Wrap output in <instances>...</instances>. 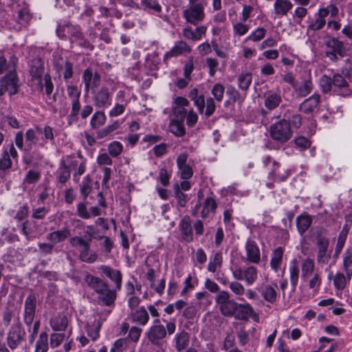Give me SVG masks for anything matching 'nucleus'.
Here are the masks:
<instances>
[{"instance_id":"47","label":"nucleus","mask_w":352,"mask_h":352,"mask_svg":"<svg viewBox=\"0 0 352 352\" xmlns=\"http://www.w3.org/2000/svg\"><path fill=\"white\" fill-rule=\"evenodd\" d=\"M290 283L294 289H296L299 278V268L297 260L293 259L289 267Z\"/></svg>"},{"instance_id":"20","label":"nucleus","mask_w":352,"mask_h":352,"mask_svg":"<svg viewBox=\"0 0 352 352\" xmlns=\"http://www.w3.org/2000/svg\"><path fill=\"white\" fill-rule=\"evenodd\" d=\"M312 89L313 83L309 75L302 77L300 83L297 82L296 85H294L296 94L300 97H306L311 92Z\"/></svg>"},{"instance_id":"41","label":"nucleus","mask_w":352,"mask_h":352,"mask_svg":"<svg viewBox=\"0 0 352 352\" xmlns=\"http://www.w3.org/2000/svg\"><path fill=\"white\" fill-rule=\"evenodd\" d=\"M312 219L309 215H300L296 219V226L299 233L302 235L310 227Z\"/></svg>"},{"instance_id":"27","label":"nucleus","mask_w":352,"mask_h":352,"mask_svg":"<svg viewBox=\"0 0 352 352\" xmlns=\"http://www.w3.org/2000/svg\"><path fill=\"white\" fill-rule=\"evenodd\" d=\"M89 241H86L85 243L80 248V258L82 261L87 263H94L97 258L98 255L96 252H90Z\"/></svg>"},{"instance_id":"25","label":"nucleus","mask_w":352,"mask_h":352,"mask_svg":"<svg viewBox=\"0 0 352 352\" xmlns=\"http://www.w3.org/2000/svg\"><path fill=\"white\" fill-rule=\"evenodd\" d=\"M44 67L43 63L39 58H36L32 61V65H31L30 69V75L32 79L38 80H39V87L41 91L43 89V85H42L41 77L43 74Z\"/></svg>"},{"instance_id":"13","label":"nucleus","mask_w":352,"mask_h":352,"mask_svg":"<svg viewBox=\"0 0 352 352\" xmlns=\"http://www.w3.org/2000/svg\"><path fill=\"white\" fill-rule=\"evenodd\" d=\"M188 105L189 102L186 98L182 96L175 98L172 109L174 116L173 119L184 121L188 113L185 107Z\"/></svg>"},{"instance_id":"11","label":"nucleus","mask_w":352,"mask_h":352,"mask_svg":"<svg viewBox=\"0 0 352 352\" xmlns=\"http://www.w3.org/2000/svg\"><path fill=\"white\" fill-rule=\"evenodd\" d=\"M118 291L116 289H110L109 284H107L101 291L96 293L98 304L107 307L114 306Z\"/></svg>"},{"instance_id":"60","label":"nucleus","mask_w":352,"mask_h":352,"mask_svg":"<svg viewBox=\"0 0 352 352\" xmlns=\"http://www.w3.org/2000/svg\"><path fill=\"white\" fill-rule=\"evenodd\" d=\"M91 182V181L89 176L87 175L82 182V184H80V193L83 197L84 199L87 198L88 195L91 192L92 190Z\"/></svg>"},{"instance_id":"28","label":"nucleus","mask_w":352,"mask_h":352,"mask_svg":"<svg viewBox=\"0 0 352 352\" xmlns=\"http://www.w3.org/2000/svg\"><path fill=\"white\" fill-rule=\"evenodd\" d=\"M320 95L314 94L304 100L300 105V110L306 114H309L317 107L320 102Z\"/></svg>"},{"instance_id":"17","label":"nucleus","mask_w":352,"mask_h":352,"mask_svg":"<svg viewBox=\"0 0 352 352\" xmlns=\"http://www.w3.org/2000/svg\"><path fill=\"white\" fill-rule=\"evenodd\" d=\"M178 228L182 240L188 243L193 241V231L189 216L186 215L181 219Z\"/></svg>"},{"instance_id":"36","label":"nucleus","mask_w":352,"mask_h":352,"mask_svg":"<svg viewBox=\"0 0 352 352\" xmlns=\"http://www.w3.org/2000/svg\"><path fill=\"white\" fill-rule=\"evenodd\" d=\"M293 4L289 0H276L274 4L276 14L285 16L292 8Z\"/></svg>"},{"instance_id":"15","label":"nucleus","mask_w":352,"mask_h":352,"mask_svg":"<svg viewBox=\"0 0 352 352\" xmlns=\"http://www.w3.org/2000/svg\"><path fill=\"white\" fill-rule=\"evenodd\" d=\"M192 48L186 42L179 40L175 43L172 48L168 51L164 56V60L166 61L172 57L179 56L186 53H190Z\"/></svg>"},{"instance_id":"5","label":"nucleus","mask_w":352,"mask_h":352,"mask_svg":"<svg viewBox=\"0 0 352 352\" xmlns=\"http://www.w3.org/2000/svg\"><path fill=\"white\" fill-rule=\"evenodd\" d=\"M38 142V137L33 129H28L25 136L22 131H18L14 137V142L17 148L24 152L31 151Z\"/></svg>"},{"instance_id":"42","label":"nucleus","mask_w":352,"mask_h":352,"mask_svg":"<svg viewBox=\"0 0 352 352\" xmlns=\"http://www.w3.org/2000/svg\"><path fill=\"white\" fill-rule=\"evenodd\" d=\"M283 256V250L281 247L276 248L272 254V256L270 260V267L275 272H277L280 267Z\"/></svg>"},{"instance_id":"33","label":"nucleus","mask_w":352,"mask_h":352,"mask_svg":"<svg viewBox=\"0 0 352 352\" xmlns=\"http://www.w3.org/2000/svg\"><path fill=\"white\" fill-rule=\"evenodd\" d=\"M175 348L178 351H182L187 348L190 342V336L184 330L175 336Z\"/></svg>"},{"instance_id":"44","label":"nucleus","mask_w":352,"mask_h":352,"mask_svg":"<svg viewBox=\"0 0 352 352\" xmlns=\"http://www.w3.org/2000/svg\"><path fill=\"white\" fill-rule=\"evenodd\" d=\"M107 120L104 113L102 111H97L92 116L90 120V126L92 129H96L103 126Z\"/></svg>"},{"instance_id":"54","label":"nucleus","mask_w":352,"mask_h":352,"mask_svg":"<svg viewBox=\"0 0 352 352\" xmlns=\"http://www.w3.org/2000/svg\"><path fill=\"white\" fill-rule=\"evenodd\" d=\"M21 232L25 236L28 241H30L35 237V232L32 227V223L29 220H25L21 227Z\"/></svg>"},{"instance_id":"6","label":"nucleus","mask_w":352,"mask_h":352,"mask_svg":"<svg viewBox=\"0 0 352 352\" xmlns=\"http://www.w3.org/2000/svg\"><path fill=\"white\" fill-rule=\"evenodd\" d=\"M206 4V1L189 4L188 8L183 11V16L186 21L195 25L202 21L205 18L204 8Z\"/></svg>"},{"instance_id":"3","label":"nucleus","mask_w":352,"mask_h":352,"mask_svg":"<svg viewBox=\"0 0 352 352\" xmlns=\"http://www.w3.org/2000/svg\"><path fill=\"white\" fill-rule=\"evenodd\" d=\"M214 301L220 313L223 316L232 317L236 314L238 303L233 299H230V295L227 291L221 290L215 296Z\"/></svg>"},{"instance_id":"23","label":"nucleus","mask_w":352,"mask_h":352,"mask_svg":"<svg viewBox=\"0 0 352 352\" xmlns=\"http://www.w3.org/2000/svg\"><path fill=\"white\" fill-rule=\"evenodd\" d=\"M70 236V230L67 228H63L61 230H58L47 234L45 239L55 246L56 244L64 241Z\"/></svg>"},{"instance_id":"32","label":"nucleus","mask_w":352,"mask_h":352,"mask_svg":"<svg viewBox=\"0 0 352 352\" xmlns=\"http://www.w3.org/2000/svg\"><path fill=\"white\" fill-rule=\"evenodd\" d=\"M50 327L55 331H63L68 324V320L66 316L58 315L50 321Z\"/></svg>"},{"instance_id":"61","label":"nucleus","mask_w":352,"mask_h":352,"mask_svg":"<svg viewBox=\"0 0 352 352\" xmlns=\"http://www.w3.org/2000/svg\"><path fill=\"white\" fill-rule=\"evenodd\" d=\"M16 316H15L14 311L9 308H6L1 314V320L4 326L8 327L10 324L12 319L15 320Z\"/></svg>"},{"instance_id":"63","label":"nucleus","mask_w":352,"mask_h":352,"mask_svg":"<svg viewBox=\"0 0 352 352\" xmlns=\"http://www.w3.org/2000/svg\"><path fill=\"white\" fill-rule=\"evenodd\" d=\"M30 18L31 16L28 9L23 8L19 10L17 14V21L21 25H26Z\"/></svg>"},{"instance_id":"7","label":"nucleus","mask_w":352,"mask_h":352,"mask_svg":"<svg viewBox=\"0 0 352 352\" xmlns=\"http://www.w3.org/2000/svg\"><path fill=\"white\" fill-rule=\"evenodd\" d=\"M67 93L71 100L72 109L69 115V124L76 122L79 118V111L81 107L80 103V91L76 85H67Z\"/></svg>"},{"instance_id":"14","label":"nucleus","mask_w":352,"mask_h":352,"mask_svg":"<svg viewBox=\"0 0 352 352\" xmlns=\"http://www.w3.org/2000/svg\"><path fill=\"white\" fill-rule=\"evenodd\" d=\"M188 158V155L187 153H181L177 157V166L182 179H188L193 175L192 167L187 164Z\"/></svg>"},{"instance_id":"57","label":"nucleus","mask_w":352,"mask_h":352,"mask_svg":"<svg viewBox=\"0 0 352 352\" xmlns=\"http://www.w3.org/2000/svg\"><path fill=\"white\" fill-rule=\"evenodd\" d=\"M249 31V26L242 21L233 25V33L235 36H241Z\"/></svg>"},{"instance_id":"22","label":"nucleus","mask_w":352,"mask_h":352,"mask_svg":"<svg viewBox=\"0 0 352 352\" xmlns=\"http://www.w3.org/2000/svg\"><path fill=\"white\" fill-rule=\"evenodd\" d=\"M85 284L92 289L96 294L101 291L102 288L108 284L100 277L94 276L91 274L86 273L84 277Z\"/></svg>"},{"instance_id":"50","label":"nucleus","mask_w":352,"mask_h":352,"mask_svg":"<svg viewBox=\"0 0 352 352\" xmlns=\"http://www.w3.org/2000/svg\"><path fill=\"white\" fill-rule=\"evenodd\" d=\"M12 167V161L8 154V150L4 149L0 157V172H6Z\"/></svg>"},{"instance_id":"53","label":"nucleus","mask_w":352,"mask_h":352,"mask_svg":"<svg viewBox=\"0 0 352 352\" xmlns=\"http://www.w3.org/2000/svg\"><path fill=\"white\" fill-rule=\"evenodd\" d=\"M107 150L111 157H117L122 153L123 146L120 142L113 141L109 144Z\"/></svg>"},{"instance_id":"35","label":"nucleus","mask_w":352,"mask_h":352,"mask_svg":"<svg viewBox=\"0 0 352 352\" xmlns=\"http://www.w3.org/2000/svg\"><path fill=\"white\" fill-rule=\"evenodd\" d=\"M282 101L280 93H269L265 96V107L269 110L278 107Z\"/></svg>"},{"instance_id":"8","label":"nucleus","mask_w":352,"mask_h":352,"mask_svg":"<svg viewBox=\"0 0 352 352\" xmlns=\"http://www.w3.org/2000/svg\"><path fill=\"white\" fill-rule=\"evenodd\" d=\"M317 256L319 265H327L331 258L332 250L329 249V239L326 236H318L316 239Z\"/></svg>"},{"instance_id":"52","label":"nucleus","mask_w":352,"mask_h":352,"mask_svg":"<svg viewBox=\"0 0 352 352\" xmlns=\"http://www.w3.org/2000/svg\"><path fill=\"white\" fill-rule=\"evenodd\" d=\"M223 258L221 252L214 254L212 260L208 265V270L210 272H215L222 265Z\"/></svg>"},{"instance_id":"24","label":"nucleus","mask_w":352,"mask_h":352,"mask_svg":"<svg viewBox=\"0 0 352 352\" xmlns=\"http://www.w3.org/2000/svg\"><path fill=\"white\" fill-rule=\"evenodd\" d=\"M277 285H265L258 289V292L261 294L263 299L271 304H274L277 299Z\"/></svg>"},{"instance_id":"21","label":"nucleus","mask_w":352,"mask_h":352,"mask_svg":"<svg viewBox=\"0 0 352 352\" xmlns=\"http://www.w3.org/2000/svg\"><path fill=\"white\" fill-rule=\"evenodd\" d=\"M246 259L252 263H258L261 261L260 250L256 242L248 239L245 243Z\"/></svg>"},{"instance_id":"12","label":"nucleus","mask_w":352,"mask_h":352,"mask_svg":"<svg viewBox=\"0 0 352 352\" xmlns=\"http://www.w3.org/2000/svg\"><path fill=\"white\" fill-rule=\"evenodd\" d=\"M36 307V297L35 294H31L27 296L25 300L24 307V322L26 325L30 326L33 322Z\"/></svg>"},{"instance_id":"34","label":"nucleus","mask_w":352,"mask_h":352,"mask_svg":"<svg viewBox=\"0 0 352 352\" xmlns=\"http://www.w3.org/2000/svg\"><path fill=\"white\" fill-rule=\"evenodd\" d=\"M130 317L133 322H138L141 325H145L149 320L148 314L144 307H141L135 311L132 312Z\"/></svg>"},{"instance_id":"49","label":"nucleus","mask_w":352,"mask_h":352,"mask_svg":"<svg viewBox=\"0 0 352 352\" xmlns=\"http://www.w3.org/2000/svg\"><path fill=\"white\" fill-rule=\"evenodd\" d=\"M258 278V270L254 266L245 269L244 280L247 285H252Z\"/></svg>"},{"instance_id":"2","label":"nucleus","mask_w":352,"mask_h":352,"mask_svg":"<svg viewBox=\"0 0 352 352\" xmlns=\"http://www.w3.org/2000/svg\"><path fill=\"white\" fill-rule=\"evenodd\" d=\"M25 331L20 321L19 314H17L14 324L10 327L6 337L8 347L11 350L16 349L25 340Z\"/></svg>"},{"instance_id":"10","label":"nucleus","mask_w":352,"mask_h":352,"mask_svg":"<svg viewBox=\"0 0 352 352\" xmlns=\"http://www.w3.org/2000/svg\"><path fill=\"white\" fill-rule=\"evenodd\" d=\"M82 78L86 92H89V89L94 90L100 84V75L97 72H94L90 67L84 70Z\"/></svg>"},{"instance_id":"64","label":"nucleus","mask_w":352,"mask_h":352,"mask_svg":"<svg viewBox=\"0 0 352 352\" xmlns=\"http://www.w3.org/2000/svg\"><path fill=\"white\" fill-rule=\"evenodd\" d=\"M225 88L224 87L220 84L217 83L214 85L211 90V93L213 95L215 100L218 102H220L222 100L223 98Z\"/></svg>"},{"instance_id":"29","label":"nucleus","mask_w":352,"mask_h":352,"mask_svg":"<svg viewBox=\"0 0 352 352\" xmlns=\"http://www.w3.org/2000/svg\"><path fill=\"white\" fill-rule=\"evenodd\" d=\"M17 63L18 58L16 56H10L8 62L5 56L0 53V74L5 72L8 73L13 70H16Z\"/></svg>"},{"instance_id":"37","label":"nucleus","mask_w":352,"mask_h":352,"mask_svg":"<svg viewBox=\"0 0 352 352\" xmlns=\"http://www.w3.org/2000/svg\"><path fill=\"white\" fill-rule=\"evenodd\" d=\"M56 69L59 74H63V78L65 80H67L72 78L73 76V64L69 60H66L62 64H56Z\"/></svg>"},{"instance_id":"43","label":"nucleus","mask_w":352,"mask_h":352,"mask_svg":"<svg viewBox=\"0 0 352 352\" xmlns=\"http://www.w3.org/2000/svg\"><path fill=\"white\" fill-rule=\"evenodd\" d=\"M120 126V122L118 120L114 121L112 124L107 125L96 133L97 139H102L111 135Z\"/></svg>"},{"instance_id":"4","label":"nucleus","mask_w":352,"mask_h":352,"mask_svg":"<svg viewBox=\"0 0 352 352\" xmlns=\"http://www.w3.org/2000/svg\"><path fill=\"white\" fill-rule=\"evenodd\" d=\"M271 138L278 142H287L292 136L290 123L285 118L272 124L270 129Z\"/></svg>"},{"instance_id":"48","label":"nucleus","mask_w":352,"mask_h":352,"mask_svg":"<svg viewBox=\"0 0 352 352\" xmlns=\"http://www.w3.org/2000/svg\"><path fill=\"white\" fill-rule=\"evenodd\" d=\"M48 348V335L46 332H41L36 343L35 352H47Z\"/></svg>"},{"instance_id":"19","label":"nucleus","mask_w":352,"mask_h":352,"mask_svg":"<svg viewBox=\"0 0 352 352\" xmlns=\"http://www.w3.org/2000/svg\"><path fill=\"white\" fill-rule=\"evenodd\" d=\"M333 91L342 96H349L351 93L349 85L344 78L340 74H336L333 78Z\"/></svg>"},{"instance_id":"58","label":"nucleus","mask_w":352,"mask_h":352,"mask_svg":"<svg viewBox=\"0 0 352 352\" xmlns=\"http://www.w3.org/2000/svg\"><path fill=\"white\" fill-rule=\"evenodd\" d=\"M142 6L144 9L152 10L155 12H160L162 11L161 6L156 0H140Z\"/></svg>"},{"instance_id":"62","label":"nucleus","mask_w":352,"mask_h":352,"mask_svg":"<svg viewBox=\"0 0 352 352\" xmlns=\"http://www.w3.org/2000/svg\"><path fill=\"white\" fill-rule=\"evenodd\" d=\"M320 85L322 88V91L327 94L333 89V79L326 75H324L320 79Z\"/></svg>"},{"instance_id":"55","label":"nucleus","mask_w":352,"mask_h":352,"mask_svg":"<svg viewBox=\"0 0 352 352\" xmlns=\"http://www.w3.org/2000/svg\"><path fill=\"white\" fill-rule=\"evenodd\" d=\"M252 82V75L249 73L241 74L238 77L239 87L242 90L246 91Z\"/></svg>"},{"instance_id":"16","label":"nucleus","mask_w":352,"mask_h":352,"mask_svg":"<svg viewBox=\"0 0 352 352\" xmlns=\"http://www.w3.org/2000/svg\"><path fill=\"white\" fill-rule=\"evenodd\" d=\"M98 270L102 274L105 275L116 284L115 289L120 290L122 287V275L120 270H113L109 266L102 265L98 267Z\"/></svg>"},{"instance_id":"18","label":"nucleus","mask_w":352,"mask_h":352,"mask_svg":"<svg viewBox=\"0 0 352 352\" xmlns=\"http://www.w3.org/2000/svg\"><path fill=\"white\" fill-rule=\"evenodd\" d=\"M93 100L98 108H104L111 104V95L108 87H102L94 91Z\"/></svg>"},{"instance_id":"40","label":"nucleus","mask_w":352,"mask_h":352,"mask_svg":"<svg viewBox=\"0 0 352 352\" xmlns=\"http://www.w3.org/2000/svg\"><path fill=\"white\" fill-rule=\"evenodd\" d=\"M169 131L177 137H182L186 134L184 121L172 119L168 125Z\"/></svg>"},{"instance_id":"39","label":"nucleus","mask_w":352,"mask_h":352,"mask_svg":"<svg viewBox=\"0 0 352 352\" xmlns=\"http://www.w3.org/2000/svg\"><path fill=\"white\" fill-rule=\"evenodd\" d=\"M328 278L333 280L334 287L340 291L344 290L349 282L345 275L340 272H337L334 276L331 274L329 275Z\"/></svg>"},{"instance_id":"59","label":"nucleus","mask_w":352,"mask_h":352,"mask_svg":"<svg viewBox=\"0 0 352 352\" xmlns=\"http://www.w3.org/2000/svg\"><path fill=\"white\" fill-rule=\"evenodd\" d=\"M326 24V20L320 19L318 17L316 16L315 19L311 20L309 22V25L307 26V31H318L324 28Z\"/></svg>"},{"instance_id":"1","label":"nucleus","mask_w":352,"mask_h":352,"mask_svg":"<svg viewBox=\"0 0 352 352\" xmlns=\"http://www.w3.org/2000/svg\"><path fill=\"white\" fill-rule=\"evenodd\" d=\"M175 329L176 324L174 321H170L164 326L157 318L146 333L148 342L155 349L164 350L167 346L168 335L173 334Z\"/></svg>"},{"instance_id":"31","label":"nucleus","mask_w":352,"mask_h":352,"mask_svg":"<svg viewBox=\"0 0 352 352\" xmlns=\"http://www.w3.org/2000/svg\"><path fill=\"white\" fill-rule=\"evenodd\" d=\"M45 93L47 95L46 102L48 104H52L56 100V94L52 95L54 90V85L52 83L51 76L46 74L43 78Z\"/></svg>"},{"instance_id":"38","label":"nucleus","mask_w":352,"mask_h":352,"mask_svg":"<svg viewBox=\"0 0 352 352\" xmlns=\"http://www.w3.org/2000/svg\"><path fill=\"white\" fill-rule=\"evenodd\" d=\"M236 317L240 320H247L254 315L253 307L249 303L238 304Z\"/></svg>"},{"instance_id":"56","label":"nucleus","mask_w":352,"mask_h":352,"mask_svg":"<svg viewBox=\"0 0 352 352\" xmlns=\"http://www.w3.org/2000/svg\"><path fill=\"white\" fill-rule=\"evenodd\" d=\"M283 118L288 119L290 126L292 125L294 128H299L302 124V117L299 114H293L292 116L289 115V111H287L283 115Z\"/></svg>"},{"instance_id":"45","label":"nucleus","mask_w":352,"mask_h":352,"mask_svg":"<svg viewBox=\"0 0 352 352\" xmlns=\"http://www.w3.org/2000/svg\"><path fill=\"white\" fill-rule=\"evenodd\" d=\"M58 176L57 179L62 186L70 178L71 175L70 168L66 165L64 161H62L60 163V167L58 169Z\"/></svg>"},{"instance_id":"51","label":"nucleus","mask_w":352,"mask_h":352,"mask_svg":"<svg viewBox=\"0 0 352 352\" xmlns=\"http://www.w3.org/2000/svg\"><path fill=\"white\" fill-rule=\"evenodd\" d=\"M217 208V204L214 199L208 197L204 201L201 210V217L205 218L210 212H214Z\"/></svg>"},{"instance_id":"26","label":"nucleus","mask_w":352,"mask_h":352,"mask_svg":"<svg viewBox=\"0 0 352 352\" xmlns=\"http://www.w3.org/2000/svg\"><path fill=\"white\" fill-rule=\"evenodd\" d=\"M326 46L329 49V52H336L340 57L346 55V48L342 41H339L335 37L329 38L325 41Z\"/></svg>"},{"instance_id":"30","label":"nucleus","mask_w":352,"mask_h":352,"mask_svg":"<svg viewBox=\"0 0 352 352\" xmlns=\"http://www.w3.org/2000/svg\"><path fill=\"white\" fill-rule=\"evenodd\" d=\"M314 261L310 258H306L302 260L300 263L301 278L306 282L308 277L311 275L314 270Z\"/></svg>"},{"instance_id":"46","label":"nucleus","mask_w":352,"mask_h":352,"mask_svg":"<svg viewBox=\"0 0 352 352\" xmlns=\"http://www.w3.org/2000/svg\"><path fill=\"white\" fill-rule=\"evenodd\" d=\"M273 166L274 168L272 171L270 173V175L272 177L273 181H284L288 177L289 172L286 170L282 171V170L280 169V165L278 163L274 162Z\"/></svg>"},{"instance_id":"9","label":"nucleus","mask_w":352,"mask_h":352,"mask_svg":"<svg viewBox=\"0 0 352 352\" xmlns=\"http://www.w3.org/2000/svg\"><path fill=\"white\" fill-rule=\"evenodd\" d=\"M19 79L16 70L7 73L0 80V96L8 92L10 96L18 92Z\"/></svg>"}]
</instances>
